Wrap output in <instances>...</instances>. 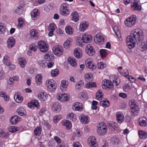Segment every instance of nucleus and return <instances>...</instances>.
I'll return each mask as SVG.
<instances>
[{
	"mask_svg": "<svg viewBox=\"0 0 147 147\" xmlns=\"http://www.w3.org/2000/svg\"><path fill=\"white\" fill-rule=\"evenodd\" d=\"M86 53L90 56H92L94 53L93 47L90 44H88L86 45Z\"/></svg>",
	"mask_w": 147,
	"mask_h": 147,
	"instance_id": "nucleus-14",
	"label": "nucleus"
},
{
	"mask_svg": "<svg viewBox=\"0 0 147 147\" xmlns=\"http://www.w3.org/2000/svg\"><path fill=\"white\" fill-rule=\"evenodd\" d=\"M86 65L87 67L92 70L96 68V66L90 59H88L86 61Z\"/></svg>",
	"mask_w": 147,
	"mask_h": 147,
	"instance_id": "nucleus-10",
	"label": "nucleus"
},
{
	"mask_svg": "<svg viewBox=\"0 0 147 147\" xmlns=\"http://www.w3.org/2000/svg\"><path fill=\"white\" fill-rule=\"evenodd\" d=\"M52 108L54 111H59L60 110L61 107L59 103L56 102L53 104L52 106Z\"/></svg>",
	"mask_w": 147,
	"mask_h": 147,
	"instance_id": "nucleus-39",
	"label": "nucleus"
},
{
	"mask_svg": "<svg viewBox=\"0 0 147 147\" xmlns=\"http://www.w3.org/2000/svg\"><path fill=\"white\" fill-rule=\"evenodd\" d=\"M79 119L82 123L84 124H86L89 121V118L85 115L82 114L80 116Z\"/></svg>",
	"mask_w": 147,
	"mask_h": 147,
	"instance_id": "nucleus-15",
	"label": "nucleus"
},
{
	"mask_svg": "<svg viewBox=\"0 0 147 147\" xmlns=\"http://www.w3.org/2000/svg\"><path fill=\"white\" fill-rule=\"evenodd\" d=\"M18 114L21 116H25L26 115V110L23 108L20 107L16 111Z\"/></svg>",
	"mask_w": 147,
	"mask_h": 147,
	"instance_id": "nucleus-31",
	"label": "nucleus"
},
{
	"mask_svg": "<svg viewBox=\"0 0 147 147\" xmlns=\"http://www.w3.org/2000/svg\"><path fill=\"white\" fill-rule=\"evenodd\" d=\"M30 50L31 51H32L34 52L36 51L37 49V46L34 43L32 44L30 46Z\"/></svg>",
	"mask_w": 147,
	"mask_h": 147,
	"instance_id": "nucleus-58",
	"label": "nucleus"
},
{
	"mask_svg": "<svg viewBox=\"0 0 147 147\" xmlns=\"http://www.w3.org/2000/svg\"><path fill=\"white\" fill-rule=\"evenodd\" d=\"M46 85L48 90L50 91H54L57 86L55 81L53 80H49L46 82Z\"/></svg>",
	"mask_w": 147,
	"mask_h": 147,
	"instance_id": "nucleus-5",
	"label": "nucleus"
},
{
	"mask_svg": "<svg viewBox=\"0 0 147 147\" xmlns=\"http://www.w3.org/2000/svg\"><path fill=\"white\" fill-rule=\"evenodd\" d=\"M28 106L29 108L36 107L37 109H39L40 107L37 100H32L28 104Z\"/></svg>",
	"mask_w": 147,
	"mask_h": 147,
	"instance_id": "nucleus-19",
	"label": "nucleus"
},
{
	"mask_svg": "<svg viewBox=\"0 0 147 147\" xmlns=\"http://www.w3.org/2000/svg\"><path fill=\"white\" fill-rule=\"evenodd\" d=\"M72 20L74 22H77L79 20V16L77 12L75 11L71 14Z\"/></svg>",
	"mask_w": 147,
	"mask_h": 147,
	"instance_id": "nucleus-35",
	"label": "nucleus"
},
{
	"mask_svg": "<svg viewBox=\"0 0 147 147\" xmlns=\"http://www.w3.org/2000/svg\"><path fill=\"white\" fill-rule=\"evenodd\" d=\"M113 30L115 34L116 35L117 37L121 40V39L120 32L119 30L118 27L117 26H114L113 27Z\"/></svg>",
	"mask_w": 147,
	"mask_h": 147,
	"instance_id": "nucleus-46",
	"label": "nucleus"
},
{
	"mask_svg": "<svg viewBox=\"0 0 147 147\" xmlns=\"http://www.w3.org/2000/svg\"><path fill=\"white\" fill-rule=\"evenodd\" d=\"M107 126L109 129L112 130H114L116 128H117L118 124L116 123L113 122H110L108 123Z\"/></svg>",
	"mask_w": 147,
	"mask_h": 147,
	"instance_id": "nucleus-29",
	"label": "nucleus"
},
{
	"mask_svg": "<svg viewBox=\"0 0 147 147\" xmlns=\"http://www.w3.org/2000/svg\"><path fill=\"white\" fill-rule=\"evenodd\" d=\"M101 105L104 107H108L110 105L109 102V100H102L100 102Z\"/></svg>",
	"mask_w": 147,
	"mask_h": 147,
	"instance_id": "nucleus-48",
	"label": "nucleus"
},
{
	"mask_svg": "<svg viewBox=\"0 0 147 147\" xmlns=\"http://www.w3.org/2000/svg\"><path fill=\"white\" fill-rule=\"evenodd\" d=\"M137 2L132 3L131 4V9L133 10H138L139 11L141 10V6Z\"/></svg>",
	"mask_w": 147,
	"mask_h": 147,
	"instance_id": "nucleus-26",
	"label": "nucleus"
},
{
	"mask_svg": "<svg viewBox=\"0 0 147 147\" xmlns=\"http://www.w3.org/2000/svg\"><path fill=\"white\" fill-rule=\"evenodd\" d=\"M61 123L62 125L65 126L67 129H70L72 128L71 123L69 121L66 120H63L62 121Z\"/></svg>",
	"mask_w": 147,
	"mask_h": 147,
	"instance_id": "nucleus-18",
	"label": "nucleus"
},
{
	"mask_svg": "<svg viewBox=\"0 0 147 147\" xmlns=\"http://www.w3.org/2000/svg\"><path fill=\"white\" fill-rule=\"evenodd\" d=\"M69 5L66 3H62L60 6V9H68Z\"/></svg>",
	"mask_w": 147,
	"mask_h": 147,
	"instance_id": "nucleus-59",
	"label": "nucleus"
},
{
	"mask_svg": "<svg viewBox=\"0 0 147 147\" xmlns=\"http://www.w3.org/2000/svg\"><path fill=\"white\" fill-rule=\"evenodd\" d=\"M18 27L20 28L22 27L24 25V22L22 18H19L18 19Z\"/></svg>",
	"mask_w": 147,
	"mask_h": 147,
	"instance_id": "nucleus-49",
	"label": "nucleus"
},
{
	"mask_svg": "<svg viewBox=\"0 0 147 147\" xmlns=\"http://www.w3.org/2000/svg\"><path fill=\"white\" fill-rule=\"evenodd\" d=\"M68 63L73 67H75L77 65L75 59L74 58L69 57L68 59Z\"/></svg>",
	"mask_w": 147,
	"mask_h": 147,
	"instance_id": "nucleus-37",
	"label": "nucleus"
},
{
	"mask_svg": "<svg viewBox=\"0 0 147 147\" xmlns=\"http://www.w3.org/2000/svg\"><path fill=\"white\" fill-rule=\"evenodd\" d=\"M34 132L35 135H40L41 132V128L40 127H37L34 130Z\"/></svg>",
	"mask_w": 147,
	"mask_h": 147,
	"instance_id": "nucleus-51",
	"label": "nucleus"
},
{
	"mask_svg": "<svg viewBox=\"0 0 147 147\" xmlns=\"http://www.w3.org/2000/svg\"><path fill=\"white\" fill-rule=\"evenodd\" d=\"M30 35L31 36L34 38L35 39H37L39 36L37 31L35 29H33L30 30Z\"/></svg>",
	"mask_w": 147,
	"mask_h": 147,
	"instance_id": "nucleus-30",
	"label": "nucleus"
},
{
	"mask_svg": "<svg viewBox=\"0 0 147 147\" xmlns=\"http://www.w3.org/2000/svg\"><path fill=\"white\" fill-rule=\"evenodd\" d=\"M84 84V81L82 80L78 81L76 84L75 86V90L78 91L80 90Z\"/></svg>",
	"mask_w": 147,
	"mask_h": 147,
	"instance_id": "nucleus-32",
	"label": "nucleus"
},
{
	"mask_svg": "<svg viewBox=\"0 0 147 147\" xmlns=\"http://www.w3.org/2000/svg\"><path fill=\"white\" fill-rule=\"evenodd\" d=\"M84 79L87 82H90L91 81L93 77L92 74L90 73H88L84 75Z\"/></svg>",
	"mask_w": 147,
	"mask_h": 147,
	"instance_id": "nucleus-27",
	"label": "nucleus"
},
{
	"mask_svg": "<svg viewBox=\"0 0 147 147\" xmlns=\"http://www.w3.org/2000/svg\"><path fill=\"white\" fill-rule=\"evenodd\" d=\"M96 96L97 99L99 100H101L102 99L103 97V94L101 90H99L97 92Z\"/></svg>",
	"mask_w": 147,
	"mask_h": 147,
	"instance_id": "nucleus-53",
	"label": "nucleus"
},
{
	"mask_svg": "<svg viewBox=\"0 0 147 147\" xmlns=\"http://www.w3.org/2000/svg\"><path fill=\"white\" fill-rule=\"evenodd\" d=\"M8 47L11 48L15 44V40L14 38L12 37L9 38L7 41Z\"/></svg>",
	"mask_w": 147,
	"mask_h": 147,
	"instance_id": "nucleus-23",
	"label": "nucleus"
},
{
	"mask_svg": "<svg viewBox=\"0 0 147 147\" xmlns=\"http://www.w3.org/2000/svg\"><path fill=\"white\" fill-rule=\"evenodd\" d=\"M92 37L90 35L84 34L82 36V40L83 42L88 43L90 42L92 39Z\"/></svg>",
	"mask_w": 147,
	"mask_h": 147,
	"instance_id": "nucleus-16",
	"label": "nucleus"
},
{
	"mask_svg": "<svg viewBox=\"0 0 147 147\" xmlns=\"http://www.w3.org/2000/svg\"><path fill=\"white\" fill-rule=\"evenodd\" d=\"M139 125L144 127L147 126V119L145 117H143L140 118L138 120Z\"/></svg>",
	"mask_w": 147,
	"mask_h": 147,
	"instance_id": "nucleus-22",
	"label": "nucleus"
},
{
	"mask_svg": "<svg viewBox=\"0 0 147 147\" xmlns=\"http://www.w3.org/2000/svg\"><path fill=\"white\" fill-rule=\"evenodd\" d=\"M58 99L61 102H65L69 99V95L67 94H59L57 95Z\"/></svg>",
	"mask_w": 147,
	"mask_h": 147,
	"instance_id": "nucleus-11",
	"label": "nucleus"
},
{
	"mask_svg": "<svg viewBox=\"0 0 147 147\" xmlns=\"http://www.w3.org/2000/svg\"><path fill=\"white\" fill-rule=\"evenodd\" d=\"M74 55L77 58L79 59L81 58L82 56L81 50L77 49H75L74 51Z\"/></svg>",
	"mask_w": 147,
	"mask_h": 147,
	"instance_id": "nucleus-33",
	"label": "nucleus"
},
{
	"mask_svg": "<svg viewBox=\"0 0 147 147\" xmlns=\"http://www.w3.org/2000/svg\"><path fill=\"white\" fill-rule=\"evenodd\" d=\"M38 47L40 51L45 53L48 49L49 47L47 44L43 40H40L38 43Z\"/></svg>",
	"mask_w": 147,
	"mask_h": 147,
	"instance_id": "nucleus-7",
	"label": "nucleus"
},
{
	"mask_svg": "<svg viewBox=\"0 0 147 147\" xmlns=\"http://www.w3.org/2000/svg\"><path fill=\"white\" fill-rule=\"evenodd\" d=\"M72 40L71 38H68L64 43L63 46L66 49L69 48L71 45Z\"/></svg>",
	"mask_w": 147,
	"mask_h": 147,
	"instance_id": "nucleus-34",
	"label": "nucleus"
},
{
	"mask_svg": "<svg viewBox=\"0 0 147 147\" xmlns=\"http://www.w3.org/2000/svg\"><path fill=\"white\" fill-rule=\"evenodd\" d=\"M56 28V26L54 23H52L50 24L49 27V31H54Z\"/></svg>",
	"mask_w": 147,
	"mask_h": 147,
	"instance_id": "nucleus-57",
	"label": "nucleus"
},
{
	"mask_svg": "<svg viewBox=\"0 0 147 147\" xmlns=\"http://www.w3.org/2000/svg\"><path fill=\"white\" fill-rule=\"evenodd\" d=\"M143 39L142 30L139 28H136L131 31L130 36L126 37V42L129 46L133 47L135 46L136 43H138Z\"/></svg>",
	"mask_w": 147,
	"mask_h": 147,
	"instance_id": "nucleus-1",
	"label": "nucleus"
},
{
	"mask_svg": "<svg viewBox=\"0 0 147 147\" xmlns=\"http://www.w3.org/2000/svg\"><path fill=\"white\" fill-rule=\"evenodd\" d=\"M86 96V94L84 92L80 93L78 95V97L80 99L85 98Z\"/></svg>",
	"mask_w": 147,
	"mask_h": 147,
	"instance_id": "nucleus-61",
	"label": "nucleus"
},
{
	"mask_svg": "<svg viewBox=\"0 0 147 147\" xmlns=\"http://www.w3.org/2000/svg\"><path fill=\"white\" fill-rule=\"evenodd\" d=\"M48 96L46 92H41L38 94V98L41 101L44 102L47 100Z\"/></svg>",
	"mask_w": 147,
	"mask_h": 147,
	"instance_id": "nucleus-13",
	"label": "nucleus"
},
{
	"mask_svg": "<svg viewBox=\"0 0 147 147\" xmlns=\"http://www.w3.org/2000/svg\"><path fill=\"white\" fill-rule=\"evenodd\" d=\"M88 143L90 147H98V144L96 142V139L94 137H90L88 140Z\"/></svg>",
	"mask_w": 147,
	"mask_h": 147,
	"instance_id": "nucleus-9",
	"label": "nucleus"
},
{
	"mask_svg": "<svg viewBox=\"0 0 147 147\" xmlns=\"http://www.w3.org/2000/svg\"><path fill=\"white\" fill-rule=\"evenodd\" d=\"M68 85V83L66 80H63L61 82L60 88L62 91H65Z\"/></svg>",
	"mask_w": 147,
	"mask_h": 147,
	"instance_id": "nucleus-28",
	"label": "nucleus"
},
{
	"mask_svg": "<svg viewBox=\"0 0 147 147\" xmlns=\"http://www.w3.org/2000/svg\"><path fill=\"white\" fill-rule=\"evenodd\" d=\"M104 40V38L100 34H97L94 38L95 42L97 43H100L103 42Z\"/></svg>",
	"mask_w": 147,
	"mask_h": 147,
	"instance_id": "nucleus-20",
	"label": "nucleus"
},
{
	"mask_svg": "<svg viewBox=\"0 0 147 147\" xmlns=\"http://www.w3.org/2000/svg\"><path fill=\"white\" fill-rule=\"evenodd\" d=\"M65 30L67 34L69 35L72 34L74 31L73 28L69 26H67L65 27Z\"/></svg>",
	"mask_w": 147,
	"mask_h": 147,
	"instance_id": "nucleus-42",
	"label": "nucleus"
},
{
	"mask_svg": "<svg viewBox=\"0 0 147 147\" xmlns=\"http://www.w3.org/2000/svg\"><path fill=\"white\" fill-rule=\"evenodd\" d=\"M59 71L58 69H54L52 71L51 75L52 76L55 77L59 74Z\"/></svg>",
	"mask_w": 147,
	"mask_h": 147,
	"instance_id": "nucleus-56",
	"label": "nucleus"
},
{
	"mask_svg": "<svg viewBox=\"0 0 147 147\" xmlns=\"http://www.w3.org/2000/svg\"><path fill=\"white\" fill-rule=\"evenodd\" d=\"M3 63L7 66H9L10 62L9 57L7 55H5L3 57Z\"/></svg>",
	"mask_w": 147,
	"mask_h": 147,
	"instance_id": "nucleus-45",
	"label": "nucleus"
},
{
	"mask_svg": "<svg viewBox=\"0 0 147 147\" xmlns=\"http://www.w3.org/2000/svg\"><path fill=\"white\" fill-rule=\"evenodd\" d=\"M39 13L37 9H34L31 13V16L32 20H35L38 17Z\"/></svg>",
	"mask_w": 147,
	"mask_h": 147,
	"instance_id": "nucleus-21",
	"label": "nucleus"
},
{
	"mask_svg": "<svg viewBox=\"0 0 147 147\" xmlns=\"http://www.w3.org/2000/svg\"><path fill=\"white\" fill-rule=\"evenodd\" d=\"M19 63L20 66L22 67H25V65L26 63V61L25 59H23L22 58H21L19 59Z\"/></svg>",
	"mask_w": 147,
	"mask_h": 147,
	"instance_id": "nucleus-54",
	"label": "nucleus"
},
{
	"mask_svg": "<svg viewBox=\"0 0 147 147\" xmlns=\"http://www.w3.org/2000/svg\"><path fill=\"white\" fill-rule=\"evenodd\" d=\"M110 80H104L102 81V86L104 89L108 90L113 89V86L112 82L116 86H118L120 83V79L118 76H111Z\"/></svg>",
	"mask_w": 147,
	"mask_h": 147,
	"instance_id": "nucleus-2",
	"label": "nucleus"
},
{
	"mask_svg": "<svg viewBox=\"0 0 147 147\" xmlns=\"http://www.w3.org/2000/svg\"><path fill=\"white\" fill-rule=\"evenodd\" d=\"M136 22V16L133 15L126 19L125 21V24L127 27H131L135 25Z\"/></svg>",
	"mask_w": 147,
	"mask_h": 147,
	"instance_id": "nucleus-3",
	"label": "nucleus"
},
{
	"mask_svg": "<svg viewBox=\"0 0 147 147\" xmlns=\"http://www.w3.org/2000/svg\"><path fill=\"white\" fill-rule=\"evenodd\" d=\"M112 142L115 144H119V139L117 137H114L112 139Z\"/></svg>",
	"mask_w": 147,
	"mask_h": 147,
	"instance_id": "nucleus-60",
	"label": "nucleus"
},
{
	"mask_svg": "<svg viewBox=\"0 0 147 147\" xmlns=\"http://www.w3.org/2000/svg\"><path fill=\"white\" fill-rule=\"evenodd\" d=\"M5 31V28L4 24L2 22H0V34H3Z\"/></svg>",
	"mask_w": 147,
	"mask_h": 147,
	"instance_id": "nucleus-50",
	"label": "nucleus"
},
{
	"mask_svg": "<svg viewBox=\"0 0 147 147\" xmlns=\"http://www.w3.org/2000/svg\"><path fill=\"white\" fill-rule=\"evenodd\" d=\"M10 122L12 124H16L21 120V118L18 116H14L11 117Z\"/></svg>",
	"mask_w": 147,
	"mask_h": 147,
	"instance_id": "nucleus-24",
	"label": "nucleus"
},
{
	"mask_svg": "<svg viewBox=\"0 0 147 147\" xmlns=\"http://www.w3.org/2000/svg\"><path fill=\"white\" fill-rule=\"evenodd\" d=\"M18 128L17 127L14 126H11L9 127L8 128L9 131L10 132L12 133H14L18 130Z\"/></svg>",
	"mask_w": 147,
	"mask_h": 147,
	"instance_id": "nucleus-52",
	"label": "nucleus"
},
{
	"mask_svg": "<svg viewBox=\"0 0 147 147\" xmlns=\"http://www.w3.org/2000/svg\"><path fill=\"white\" fill-rule=\"evenodd\" d=\"M67 118L72 121H75L76 120V115L74 113H69L67 116Z\"/></svg>",
	"mask_w": 147,
	"mask_h": 147,
	"instance_id": "nucleus-41",
	"label": "nucleus"
},
{
	"mask_svg": "<svg viewBox=\"0 0 147 147\" xmlns=\"http://www.w3.org/2000/svg\"><path fill=\"white\" fill-rule=\"evenodd\" d=\"M138 134L140 138L142 139H145L147 138V133L144 131L139 130Z\"/></svg>",
	"mask_w": 147,
	"mask_h": 147,
	"instance_id": "nucleus-38",
	"label": "nucleus"
},
{
	"mask_svg": "<svg viewBox=\"0 0 147 147\" xmlns=\"http://www.w3.org/2000/svg\"><path fill=\"white\" fill-rule=\"evenodd\" d=\"M0 136L3 138H7L9 135L8 134H6L5 132L1 131L0 132Z\"/></svg>",
	"mask_w": 147,
	"mask_h": 147,
	"instance_id": "nucleus-64",
	"label": "nucleus"
},
{
	"mask_svg": "<svg viewBox=\"0 0 147 147\" xmlns=\"http://www.w3.org/2000/svg\"><path fill=\"white\" fill-rule=\"evenodd\" d=\"M42 76L41 74L37 75L36 76V83L39 85L42 82L41 80Z\"/></svg>",
	"mask_w": 147,
	"mask_h": 147,
	"instance_id": "nucleus-47",
	"label": "nucleus"
},
{
	"mask_svg": "<svg viewBox=\"0 0 147 147\" xmlns=\"http://www.w3.org/2000/svg\"><path fill=\"white\" fill-rule=\"evenodd\" d=\"M129 103L131 107V114L134 116L136 115L135 113L138 112L139 109V107L136 105V102L134 100H130Z\"/></svg>",
	"mask_w": 147,
	"mask_h": 147,
	"instance_id": "nucleus-6",
	"label": "nucleus"
},
{
	"mask_svg": "<svg viewBox=\"0 0 147 147\" xmlns=\"http://www.w3.org/2000/svg\"><path fill=\"white\" fill-rule=\"evenodd\" d=\"M72 109L75 111H81L83 110L82 104L78 102L74 103L73 105Z\"/></svg>",
	"mask_w": 147,
	"mask_h": 147,
	"instance_id": "nucleus-12",
	"label": "nucleus"
},
{
	"mask_svg": "<svg viewBox=\"0 0 147 147\" xmlns=\"http://www.w3.org/2000/svg\"><path fill=\"white\" fill-rule=\"evenodd\" d=\"M98 102L97 101L95 100L93 101L92 103V106L91 107L92 109L94 110L96 109L97 108L96 106Z\"/></svg>",
	"mask_w": 147,
	"mask_h": 147,
	"instance_id": "nucleus-63",
	"label": "nucleus"
},
{
	"mask_svg": "<svg viewBox=\"0 0 147 147\" xmlns=\"http://www.w3.org/2000/svg\"><path fill=\"white\" fill-rule=\"evenodd\" d=\"M54 56L52 53L51 52L46 53L45 55V58L47 61L51 60Z\"/></svg>",
	"mask_w": 147,
	"mask_h": 147,
	"instance_id": "nucleus-40",
	"label": "nucleus"
},
{
	"mask_svg": "<svg viewBox=\"0 0 147 147\" xmlns=\"http://www.w3.org/2000/svg\"><path fill=\"white\" fill-rule=\"evenodd\" d=\"M100 55L102 57H105L107 55L106 50L104 49H101L99 51Z\"/></svg>",
	"mask_w": 147,
	"mask_h": 147,
	"instance_id": "nucleus-55",
	"label": "nucleus"
},
{
	"mask_svg": "<svg viewBox=\"0 0 147 147\" xmlns=\"http://www.w3.org/2000/svg\"><path fill=\"white\" fill-rule=\"evenodd\" d=\"M106 66V65L102 62L98 63V67L99 69H103Z\"/></svg>",
	"mask_w": 147,
	"mask_h": 147,
	"instance_id": "nucleus-62",
	"label": "nucleus"
},
{
	"mask_svg": "<svg viewBox=\"0 0 147 147\" xmlns=\"http://www.w3.org/2000/svg\"><path fill=\"white\" fill-rule=\"evenodd\" d=\"M140 50L144 51L147 49V42L145 41L142 42L140 46Z\"/></svg>",
	"mask_w": 147,
	"mask_h": 147,
	"instance_id": "nucleus-43",
	"label": "nucleus"
},
{
	"mask_svg": "<svg viewBox=\"0 0 147 147\" xmlns=\"http://www.w3.org/2000/svg\"><path fill=\"white\" fill-rule=\"evenodd\" d=\"M14 98L16 102L18 103L21 102L23 99V97L22 96H20V94L18 93H15Z\"/></svg>",
	"mask_w": 147,
	"mask_h": 147,
	"instance_id": "nucleus-36",
	"label": "nucleus"
},
{
	"mask_svg": "<svg viewBox=\"0 0 147 147\" xmlns=\"http://www.w3.org/2000/svg\"><path fill=\"white\" fill-rule=\"evenodd\" d=\"M53 51L54 54L57 56H60L62 55L63 52V49L59 45L55 46L53 48Z\"/></svg>",
	"mask_w": 147,
	"mask_h": 147,
	"instance_id": "nucleus-8",
	"label": "nucleus"
},
{
	"mask_svg": "<svg viewBox=\"0 0 147 147\" xmlns=\"http://www.w3.org/2000/svg\"><path fill=\"white\" fill-rule=\"evenodd\" d=\"M98 127L97 131L98 134L102 135L106 133L107 131V127L104 122H101L98 123Z\"/></svg>",
	"mask_w": 147,
	"mask_h": 147,
	"instance_id": "nucleus-4",
	"label": "nucleus"
},
{
	"mask_svg": "<svg viewBox=\"0 0 147 147\" xmlns=\"http://www.w3.org/2000/svg\"><path fill=\"white\" fill-rule=\"evenodd\" d=\"M60 13L62 15L65 16L69 15L70 11L68 9H60Z\"/></svg>",
	"mask_w": 147,
	"mask_h": 147,
	"instance_id": "nucleus-44",
	"label": "nucleus"
},
{
	"mask_svg": "<svg viewBox=\"0 0 147 147\" xmlns=\"http://www.w3.org/2000/svg\"><path fill=\"white\" fill-rule=\"evenodd\" d=\"M116 115L117 121L118 123H121L124 121V116L121 112H118L117 113Z\"/></svg>",
	"mask_w": 147,
	"mask_h": 147,
	"instance_id": "nucleus-17",
	"label": "nucleus"
},
{
	"mask_svg": "<svg viewBox=\"0 0 147 147\" xmlns=\"http://www.w3.org/2000/svg\"><path fill=\"white\" fill-rule=\"evenodd\" d=\"M88 23L86 22H84L80 23L79 29L81 32H84L88 27Z\"/></svg>",
	"mask_w": 147,
	"mask_h": 147,
	"instance_id": "nucleus-25",
	"label": "nucleus"
}]
</instances>
